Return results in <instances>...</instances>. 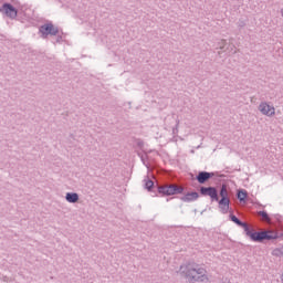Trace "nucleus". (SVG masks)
I'll list each match as a JSON object with an SVG mask.
<instances>
[{
    "mask_svg": "<svg viewBox=\"0 0 283 283\" xmlns=\"http://www.w3.org/2000/svg\"><path fill=\"white\" fill-rule=\"evenodd\" d=\"M180 275L185 277L189 283H208L209 276L207 270L197 263L189 262L180 265Z\"/></svg>",
    "mask_w": 283,
    "mask_h": 283,
    "instance_id": "nucleus-1",
    "label": "nucleus"
},
{
    "mask_svg": "<svg viewBox=\"0 0 283 283\" xmlns=\"http://www.w3.org/2000/svg\"><path fill=\"white\" fill-rule=\"evenodd\" d=\"M279 235L275 231L252 232L250 239L252 242H264V240H277Z\"/></svg>",
    "mask_w": 283,
    "mask_h": 283,
    "instance_id": "nucleus-2",
    "label": "nucleus"
},
{
    "mask_svg": "<svg viewBox=\"0 0 283 283\" xmlns=\"http://www.w3.org/2000/svg\"><path fill=\"white\" fill-rule=\"evenodd\" d=\"M185 188L176 186V185H167V186H159L158 193H163V196H178V193H182Z\"/></svg>",
    "mask_w": 283,
    "mask_h": 283,
    "instance_id": "nucleus-3",
    "label": "nucleus"
},
{
    "mask_svg": "<svg viewBox=\"0 0 283 283\" xmlns=\"http://www.w3.org/2000/svg\"><path fill=\"white\" fill-rule=\"evenodd\" d=\"M0 12L2 14H6V17H8L9 19H14L19 14L17 8L8 2L2 4V7L0 8Z\"/></svg>",
    "mask_w": 283,
    "mask_h": 283,
    "instance_id": "nucleus-4",
    "label": "nucleus"
},
{
    "mask_svg": "<svg viewBox=\"0 0 283 283\" xmlns=\"http://www.w3.org/2000/svg\"><path fill=\"white\" fill-rule=\"evenodd\" d=\"M200 193L201 196H209V198H211V200H214L216 202H218L219 200L218 189H216V187H201Z\"/></svg>",
    "mask_w": 283,
    "mask_h": 283,
    "instance_id": "nucleus-5",
    "label": "nucleus"
},
{
    "mask_svg": "<svg viewBox=\"0 0 283 283\" xmlns=\"http://www.w3.org/2000/svg\"><path fill=\"white\" fill-rule=\"evenodd\" d=\"M259 112H261V114H263V116H269V117L275 116V107L270 105L266 102H262L259 105Z\"/></svg>",
    "mask_w": 283,
    "mask_h": 283,
    "instance_id": "nucleus-6",
    "label": "nucleus"
},
{
    "mask_svg": "<svg viewBox=\"0 0 283 283\" xmlns=\"http://www.w3.org/2000/svg\"><path fill=\"white\" fill-rule=\"evenodd\" d=\"M213 172L208 171H199V174L196 176V180L199 182V185H205L208 180H211L213 178Z\"/></svg>",
    "mask_w": 283,
    "mask_h": 283,
    "instance_id": "nucleus-7",
    "label": "nucleus"
},
{
    "mask_svg": "<svg viewBox=\"0 0 283 283\" xmlns=\"http://www.w3.org/2000/svg\"><path fill=\"white\" fill-rule=\"evenodd\" d=\"M218 202H219L220 212L223 213V214L229 213L231 199H219Z\"/></svg>",
    "mask_w": 283,
    "mask_h": 283,
    "instance_id": "nucleus-8",
    "label": "nucleus"
},
{
    "mask_svg": "<svg viewBox=\"0 0 283 283\" xmlns=\"http://www.w3.org/2000/svg\"><path fill=\"white\" fill-rule=\"evenodd\" d=\"M200 198V195L198 192H188L184 197L180 198L182 202H196Z\"/></svg>",
    "mask_w": 283,
    "mask_h": 283,
    "instance_id": "nucleus-9",
    "label": "nucleus"
},
{
    "mask_svg": "<svg viewBox=\"0 0 283 283\" xmlns=\"http://www.w3.org/2000/svg\"><path fill=\"white\" fill-rule=\"evenodd\" d=\"M52 30V23H46L40 27L39 32L42 34V39H46Z\"/></svg>",
    "mask_w": 283,
    "mask_h": 283,
    "instance_id": "nucleus-10",
    "label": "nucleus"
},
{
    "mask_svg": "<svg viewBox=\"0 0 283 283\" xmlns=\"http://www.w3.org/2000/svg\"><path fill=\"white\" fill-rule=\"evenodd\" d=\"M66 202H70L71 205H75V202H78V193L76 192H67L65 195Z\"/></svg>",
    "mask_w": 283,
    "mask_h": 283,
    "instance_id": "nucleus-11",
    "label": "nucleus"
},
{
    "mask_svg": "<svg viewBox=\"0 0 283 283\" xmlns=\"http://www.w3.org/2000/svg\"><path fill=\"white\" fill-rule=\"evenodd\" d=\"M219 196L221 197V200H229V190H227V185H222Z\"/></svg>",
    "mask_w": 283,
    "mask_h": 283,
    "instance_id": "nucleus-12",
    "label": "nucleus"
},
{
    "mask_svg": "<svg viewBox=\"0 0 283 283\" xmlns=\"http://www.w3.org/2000/svg\"><path fill=\"white\" fill-rule=\"evenodd\" d=\"M138 156L143 163V165H145V167H147V169H149V164L147 163V160L149 159V156L147 155V153H144V154L138 153Z\"/></svg>",
    "mask_w": 283,
    "mask_h": 283,
    "instance_id": "nucleus-13",
    "label": "nucleus"
},
{
    "mask_svg": "<svg viewBox=\"0 0 283 283\" xmlns=\"http://www.w3.org/2000/svg\"><path fill=\"white\" fill-rule=\"evenodd\" d=\"M247 190H239L237 193V198L240 200V202H244V200H247Z\"/></svg>",
    "mask_w": 283,
    "mask_h": 283,
    "instance_id": "nucleus-14",
    "label": "nucleus"
},
{
    "mask_svg": "<svg viewBox=\"0 0 283 283\" xmlns=\"http://www.w3.org/2000/svg\"><path fill=\"white\" fill-rule=\"evenodd\" d=\"M145 182V189H147L148 191H151V189H154V181L149 178L144 179Z\"/></svg>",
    "mask_w": 283,
    "mask_h": 283,
    "instance_id": "nucleus-15",
    "label": "nucleus"
},
{
    "mask_svg": "<svg viewBox=\"0 0 283 283\" xmlns=\"http://www.w3.org/2000/svg\"><path fill=\"white\" fill-rule=\"evenodd\" d=\"M240 227H242V229H244L245 235L251 238L253 232H251V229L249 228V224L247 222H243Z\"/></svg>",
    "mask_w": 283,
    "mask_h": 283,
    "instance_id": "nucleus-16",
    "label": "nucleus"
},
{
    "mask_svg": "<svg viewBox=\"0 0 283 283\" xmlns=\"http://www.w3.org/2000/svg\"><path fill=\"white\" fill-rule=\"evenodd\" d=\"M230 220H231V222H234V224H237L238 227H242V224L244 223V222H242L241 220H239V219L235 217V214H230Z\"/></svg>",
    "mask_w": 283,
    "mask_h": 283,
    "instance_id": "nucleus-17",
    "label": "nucleus"
},
{
    "mask_svg": "<svg viewBox=\"0 0 283 283\" xmlns=\"http://www.w3.org/2000/svg\"><path fill=\"white\" fill-rule=\"evenodd\" d=\"M259 216L265 220V222H271V217H269V213L266 211H259Z\"/></svg>",
    "mask_w": 283,
    "mask_h": 283,
    "instance_id": "nucleus-18",
    "label": "nucleus"
},
{
    "mask_svg": "<svg viewBox=\"0 0 283 283\" xmlns=\"http://www.w3.org/2000/svg\"><path fill=\"white\" fill-rule=\"evenodd\" d=\"M49 34H51V36H56L59 34V28H55L54 24H51Z\"/></svg>",
    "mask_w": 283,
    "mask_h": 283,
    "instance_id": "nucleus-19",
    "label": "nucleus"
},
{
    "mask_svg": "<svg viewBox=\"0 0 283 283\" xmlns=\"http://www.w3.org/2000/svg\"><path fill=\"white\" fill-rule=\"evenodd\" d=\"M224 48H227V40H221L218 43L217 50H224Z\"/></svg>",
    "mask_w": 283,
    "mask_h": 283,
    "instance_id": "nucleus-20",
    "label": "nucleus"
},
{
    "mask_svg": "<svg viewBox=\"0 0 283 283\" xmlns=\"http://www.w3.org/2000/svg\"><path fill=\"white\" fill-rule=\"evenodd\" d=\"M61 41H63V36L59 35L55 40V43H61Z\"/></svg>",
    "mask_w": 283,
    "mask_h": 283,
    "instance_id": "nucleus-21",
    "label": "nucleus"
},
{
    "mask_svg": "<svg viewBox=\"0 0 283 283\" xmlns=\"http://www.w3.org/2000/svg\"><path fill=\"white\" fill-rule=\"evenodd\" d=\"M137 145H138V147H143V145H145V143H144L143 140H139V142L137 143Z\"/></svg>",
    "mask_w": 283,
    "mask_h": 283,
    "instance_id": "nucleus-22",
    "label": "nucleus"
},
{
    "mask_svg": "<svg viewBox=\"0 0 283 283\" xmlns=\"http://www.w3.org/2000/svg\"><path fill=\"white\" fill-rule=\"evenodd\" d=\"M178 125H180V120H177V125H176V127H178Z\"/></svg>",
    "mask_w": 283,
    "mask_h": 283,
    "instance_id": "nucleus-23",
    "label": "nucleus"
},
{
    "mask_svg": "<svg viewBox=\"0 0 283 283\" xmlns=\"http://www.w3.org/2000/svg\"><path fill=\"white\" fill-rule=\"evenodd\" d=\"M281 282L283 283V272H282V275H281Z\"/></svg>",
    "mask_w": 283,
    "mask_h": 283,
    "instance_id": "nucleus-24",
    "label": "nucleus"
},
{
    "mask_svg": "<svg viewBox=\"0 0 283 283\" xmlns=\"http://www.w3.org/2000/svg\"><path fill=\"white\" fill-rule=\"evenodd\" d=\"M228 54H231V51H228Z\"/></svg>",
    "mask_w": 283,
    "mask_h": 283,
    "instance_id": "nucleus-25",
    "label": "nucleus"
}]
</instances>
